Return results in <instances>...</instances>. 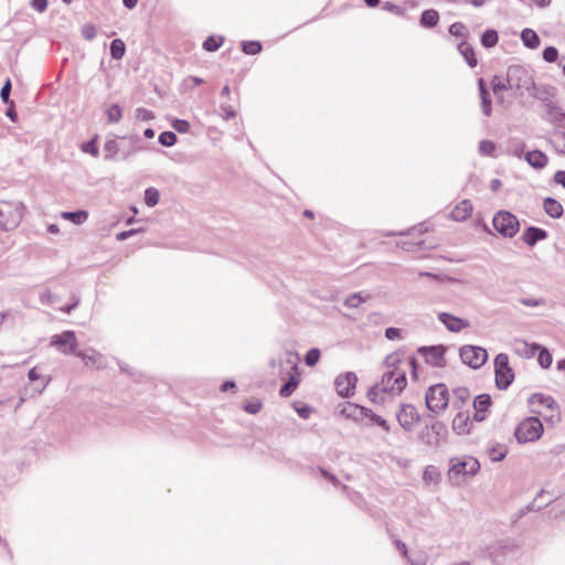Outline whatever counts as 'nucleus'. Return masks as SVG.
I'll return each instance as SVG.
<instances>
[{"label": "nucleus", "mask_w": 565, "mask_h": 565, "mask_svg": "<svg viewBox=\"0 0 565 565\" xmlns=\"http://www.w3.org/2000/svg\"><path fill=\"white\" fill-rule=\"evenodd\" d=\"M387 371L384 372L381 381L367 392V397L373 403L382 404L388 398L396 396L406 387V373L412 371L417 377L416 360L414 358L401 359L398 354H391L385 359Z\"/></svg>", "instance_id": "nucleus-1"}, {"label": "nucleus", "mask_w": 565, "mask_h": 565, "mask_svg": "<svg viewBox=\"0 0 565 565\" xmlns=\"http://www.w3.org/2000/svg\"><path fill=\"white\" fill-rule=\"evenodd\" d=\"M531 416L525 424H555L559 420V408L552 396L533 394L529 398Z\"/></svg>", "instance_id": "nucleus-2"}, {"label": "nucleus", "mask_w": 565, "mask_h": 565, "mask_svg": "<svg viewBox=\"0 0 565 565\" xmlns=\"http://www.w3.org/2000/svg\"><path fill=\"white\" fill-rule=\"evenodd\" d=\"M480 470V462L472 456L454 457L449 461L447 472L451 484L460 487L475 477Z\"/></svg>", "instance_id": "nucleus-3"}, {"label": "nucleus", "mask_w": 565, "mask_h": 565, "mask_svg": "<svg viewBox=\"0 0 565 565\" xmlns=\"http://www.w3.org/2000/svg\"><path fill=\"white\" fill-rule=\"evenodd\" d=\"M25 206L20 201H0V230H15L22 222Z\"/></svg>", "instance_id": "nucleus-4"}, {"label": "nucleus", "mask_w": 565, "mask_h": 565, "mask_svg": "<svg viewBox=\"0 0 565 565\" xmlns=\"http://www.w3.org/2000/svg\"><path fill=\"white\" fill-rule=\"evenodd\" d=\"M337 413L340 420H352L365 424L371 422H375V424H386L385 420L381 419L371 411L351 402L340 403L337 407Z\"/></svg>", "instance_id": "nucleus-5"}, {"label": "nucleus", "mask_w": 565, "mask_h": 565, "mask_svg": "<svg viewBox=\"0 0 565 565\" xmlns=\"http://www.w3.org/2000/svg\"><path fill=\"white\" fill-rule=\"evenodd\" d=\"M507 83L510 90L532 93L534 81L527 70L520 65H512L507 72Z\"/></svg>", "instance_id": "nucleus-6"}, {"label": "nucleus", "mask_w": 565, "mask_h": 565, "mask_svg": "<svg viewBox=\"0 0 565 565\" xmlns=\"http://www.w3.org/2000/svg\"><path fill=\"white\" fill-rule=\"evenodd\" d=\"M495 231L507 238H512L520 230V222L518 217L508 211H499L494 214L492 220Z\"/></svg>", "instance_id": "nucleus-7"}, {"label": "nucleus", "mask_w": 565, "mask_h": 565, "mask_svg": "<svg viewBox=\"0 0 565 565\" xmlns=\"http://www.w3.org/2000/svg\"><path fill=\"white\" fill-rule=\"evenodd\" d=\"M495 385L499 390L508 388L514 380L513 370L509 365V356L499 353L494 358Z\"/></svg>", "instance_id": "nucleus-8"}, {"label": "nucleus", "mask_w": 565, "mask_h": 565, "mask_svg": "<svg viewBox=\"0 0 565 565\" xmlns=\"http://www.w3.org/2000/svg\"><path fill=\"white\" fill-rule=\"evenodd\" d=\"M449 403V395L446 385L436 384L428 388L426 393V405L433 413L439 414Z\"/></svg>", "instance_id": "nucleus-9"}, {"label": "nucleus", "mask_w": 565, "mask_h": 565, "mask_svg": "<svg viewBox=\"0 0 565 565\" xmlns=\"http://www.w3.org/2000/svg\"><path fill=\"white\" fill-rule=\"evenodd\" d=\"M459 355L463 364L471 369L481 367L488 360L486 349L477 345H463L459 350Z\"/></svg>", "instance_id": "nucleus-10"}, {"label": "nucleus", "mask_w": 565, "mask_h": 565, "mask_svg": "<svg viewBox=\"0 0 565 565\" xmlns=\"http://www.w3.org/2000/svg\"><path fill=\"white\" fill-rule=\"evenodd\" d=\"M125 137L121 138H110L107 139L104 145V159L106 161H115V160H127L130 156H132L136 151V147H131L129 150H125L121 146L120 140H124Z\"/></svg>", "instance_id": "nucleus-11"}, {"label": "nucleus", "mask_w": 565, "mask_h": 565, "mask_svg": "<svg viewBox=\"0 0 565 565\" xmlns=\"http://www.w3.org/2000/svg\"><path fill=\"white\" fill-rule=\"evenodd\" d=\"M51 347L55 348L58 352L70 355L78 352L77 349V339L74 331L67 330L62 333H57L52 335Z\"/></svg>", "instance_id": "nucleus-12"}, {"label": "nucleus", "mask_w": 565, "mask_h": 565, "mask_svg": "<svg viewBox=\"0 0 565 565\" xmlns=\"http://www.w3.org/2000/svg\"><path fill=\"white\" fill-rule=\"evenodd\" d=\"M437 319L447 331L452 333H459L471 327V322L468 319L455 316L447 311H438Z\"/></svg>", "instance_id": "nucleus-13"}, {"label": "nucleus", "mask_w": 565, "mask_h": 565, "mask_svg": "<svg viewBox=\"0 0 565 565\" xmlns=\"http://www.w3.org/2000/svg\"><path fill=\"white\" fill-rule=\"evenodd\" d=\"M447 436L446 426H425L420 431V440L434 448H438L443 445Z\"/></svg>", "instance_id": "nucleus-14"}, {"label": "nucleus", "mask_w": 565, "mask_h": 565, "mask_svg": "<svg viewBox=\"0 0 565 565\" xmlns=\"http://www.w3.org/2000/svg\"><path fill=\"white\" fill-rule=\"evenodd\" d=\"M76 356L83 361L86 367L92 370H103L107 366L106 356L93 348L76 352Z\"/></svg>", "instance_id": "nucleus-15"}, {"label": "nucleus", "mask_w": 565, "mask_h": 565, "mask_svg": "<svg viewBox=\"0 0 565 565\" xmlns=\"http://www.w3.org/2000/svg\"><path fill=\"white\" fill-rule=\"evenodd\" d=\"M544 426H516L514 436L519 444L532 443L541 438Z\"/></svg>", "instance_id": "nucleus-16"}, {"label": "nucleus", "mask_w": 565, "mask_h": 565, "mask_svg": "<svg viewBox=\"0 0 565 565\" xmlns=\"http://www.w3.org/2000/svg\"><path fill=\"white\" fill-rule=\"evenodd\" d=\"M356 382L358 377L353 372L341 374L334 381L335 390L339 395L349 396L353 393Z\"/></svg>", "instance_id": "nucleus-17"}, {"label": "nucleus", "mask_w": 565, "mask_h": 565, "mask_svg": "<svg viewBox=\"0 0 565 565\" xmlns=\"http://www.w3.org/2000/svg\"><path fill=\"white\" fill-rule=\"evenodd\" d=\"M512 350L515 354H518L521 358L531 359L540 350V344L529 343L522 339H515L512 342Z\"/></svg>", "instance_id": "nucleus-18"}, {"label": "nucleus", "mask_w": 565, "mask_h": 565, "mask_svg": "<svg viewBox=\"0 0 565 565\" xmlns=\"http://www.w3.org/2000/svg\"><path fill=\"white\" fill-rule=\"evenodd\" d=\"M425 361L431 366L439 367L444 365L445 349L443 345L422 349Z\"/></svg>", "instance_id": "nucleus-19"}, {"label": "nucleus", "mask_w": 565, "mask_h": 565, "mask_svg": "<svg viewBox=\"0 0 565 565\" xmlns=\"http://www.w3.org/2000/svg\"><path fill=\"white\" fill-rule=\"evenodd\" d=\"M491 405V398L488 394L478 395L473 401L475 415L473 418L476 422H483L486 419L484 413Z\"/></svg>", "instance_id": "nucleus-20"}, {"label": "nucleus", "mask_w": 565, "mask_h": 565, "mask_svg": "<svg viewBox=\"0 0 565 565\" xmlns=\"http://www.w3.org/2000/svg\"><path fill=\"white\" fill-rule=\"evenodd\" d=\"M473 206L469 200H462L450 212V218L456 222L466 221L470 217Z\"/></svg>", "instance_id": "nucleus-21"}, {"label": "nucleus", "mask_w": 565, "mask_h": 565, "mask_svg": "<svg viewBox=\"0 0 565 565\" xmlns=\"http://www.w3.org/2000/svg\"><path fill=\"white\" fill-rule=\"evenodd\" d=\"M396 416L398 424H416L419 420L417 409L411 404L403 405Z\"/></svg>", "instance_id": "nucleus-22"}, {"label": "nucleus", "mask_w": 565, "mask_h": 565, "mask_svg": "<svg viewBox=\"0 0 565 565\" xmlns=\"http://www.w3.org/2000/svg\"><path fill=\"white\" fill-rule=\"evenodd\" d=\"M546 237V231L534 226L527 227L522 235V239L529 246H534L539 241L545 239Z\"/></svg>", "instance_id": "nucleus-23"}, {"label": "nucleus", "mask_w": 565, "mask_h": 565, "mask_svg": "<svg viewBox=\"0 0 565 565\" xmlns=\"http://www.w3.org/2000/svg\"><path fill=\"white\" fill-rule=\"evenodd\" d=\"M526 162L534 169H543L548 162L547 156L540 150H532L525 153Z\"/></svg>", "instance_id": "nucleus-24"}, {"label": "nucleus", "mask_w": 565, "mask_h": 565, "mask_svg": "<svg viewBox=\"0 0 565 565\" xmlns=\"http://www.w3.org/2000/svg\"><path fill=\"white\" fill-rule=\"evenodd\" d=\"M543 207L545 213L553 218H559L564 212L562 204L553 198H546Z\"/></svg>", "instance_id": "nucleus-25"}, {"label": "nucleus", "mask_w": 565, "mask_h": 565, "mask_svg": "<svg viewBox=\"0 0 565 565\" xmlns=\"http://www.w3.org/2000/svg\"><path fill=\"white\" fill-rule=\"evenodd\" d=\"M521 40L526 47L532 50L539 47L541 43L537 33L532 29H524L521 32Z\"/></svg>", "instance_id": "nucleus-26"}, {"label": "nucleus", "mask_w": 565, "mask_h": 565, "mask_svg": "<svg viewBox=\"0 0 565 565\" xmlns=\"http://www.w3.org/2000/svg\"><path fill=\"white\" fill-rule=\"evenodd\" d=\"M487 454L491 461H493V462L502 461L508 454V448L505 445L497 444V445L491 446L487 450Z\"/></svg>", "instance_id": "nucleus-27"}, {"label": "nucleus", "mask_w": 565, "mask_h": 565, "mask_svg": "<svg viewBox=\"0 0 565 565\" xmlns=\"http://www.w3.org/2000/svg\"><path fill=\"white\" fill-rule=\"evenodd\" d=\"M479 92H480V98H481V106H482V113L486 116L491 115V102L488 95V92L486 89V85L482 78L479 79L478 83Z\"/></svg>", "instance_id": "nucleus-28"}, {"label": "nucleus", "mask_w": 565, "mask_h": 565, "mask_svg": "<svg viewBox=\"0 0 565 565\" xmlns=\"http://www.w3.org/2000/svg\"><path fill=\"white\" fill-rule=\"evenodd\" d=\"M458 50L470 67H475L477 65L475 51L470 44L462 42L458 45Z\"/></svg>", "instance_id": "nucleus-29"}, {"label": "nucleus", "mask_w": 565, "mask_h": 565, "mask_svg": "<svg viewBox=\"0 0 565 565\" xmlns=\"http://www.w3.org/2000/svg\"><path fill=\"white\" fill-rule=\"evenodd\" d=\"M439 14L436 10H425L420 17V24L424 28H433L438 23Z\"/></svg>", "instance_id": "nucleus-30"}, {"label": "nucleus", "mask_w": 565, "mask_h": 565, "mask_svg": "<svg viewBox=\"0 0 565 565\" xmlns=\"http://www.w3.org/2000/svg\"><path fill=\"white\" fill-rule=\"evenodd\" d=\"M61 216L66 221H71L74 224L79 225L86 222L88 213L86 211L62 212Z\"/></svg>", "instance_id": "nucleus-31"}, {"label": "nucleus", "mask_w": 565, "mask_h": 565, "mask_svg": "<svg viewBox=\"0 0 565 565\" xmlns=\"http://www.w3.org/2000/svg\"><path fill=\"white\" fill-rule=\"evenodd\" d=\"M28 377L31 382L41 381V385L38 390L39 393H42L45 390V387L49 385V383L51 382V377L50 376L45 377L42 374H40L36 367H32L29 371Z\"/></svg>", "instance_id": "nucleus-32"}, {"label": "nucleus", "mask_w": 565, "mask_h": 565, "mask_svg": "<svg viewBox=\"0 0 565 565\" xmlns=\"http://www.w3.org/2000/svg\"><path fill=\"white\" fill-rule=\"evenodd\" d=\"M106 116L108 124H117L122 117V109L118 104L110 105L106 109Z\"/></svg>", "instance_id": "nucleus-33"}, {"label": "nucleus", "mask_w": 565, "mask_h": 565, "mask_svg": "<svg viewBox=\"0 0 565 565\" xmlns=\"http://www.w3.org/2000/svg\"><path fill=\"white\" fill-rule=\"evenodd\" d=\"M126 45L122 40L115 39L110 43V55L115 60H120L125 55Z\"/></svg>", "instance_id": "nucleus-34"}, {"label": "nucleus", "mask_w": 565, "mask_h": 565, "mask_svg": "<svg viewBox=\"0 0 565 565\" xmlns=\"http://www.w3.org/2000/svg\"><path fill=\"white\" fill-rule=\"evenodd\" d=\"M440 473L435 466H427L423 473V480L425 483L437 484L439 482Z\"/></svg>", "instance_id": "nucleus-35"}, {"label": "nucleus", "mask_w": 565, "mask_h": 565, "mask_svg": "<svg viewBox=\"0 0 565 565\" xmlns=\"http://www.w3.org/2000/svg\"><path fill=\"white\" fill-rule=\"evenodd\" d=\"M499 41V35L495 30H487L481 36V43L484 47H493Z\"/></svg>", "instance_id": "nucleus-36"}, {"label": "nucleus", "mask_w": 565, "mask_h": 565, "mask_svg": "<svg viewBox=\"0 0 565 565\" xmlns=\"http://www.w3.org/2000/svg\"><path fill=\"white\" fill-rule=\"evenodd\" d=\"M223 42H224L223 36L211 35L203 42V49L209 52H215L216 50H218L222 46Z\"/></svg>", "instance_id": "nucleus-37"}, {"label": "nucleus", "mask_w": 565, "mask_h": 565, "mask_svg": "<svg viewBox=\"0 0 565 565\" xmlns=\"http://www.w3.org/2000/svg\"><path fill=\"white\" fill-rule=\"evenodd\" d=\"M497 146L491 140H481L479 142V153L486 157H495Z\"/></svg>", "instance_id": "nucleus-38"}, {"label": "nucleus", "mask_w": 565, "mask_h": 565, "mask_svg": "<svg viewBox=\"0 0 565 565\" xmlns=\"http://www.w3.org/2000/svg\"><path fill=\"white\" fill-rule=\"evenodd\" d=\"M470 397L469 391L465 387H458L454 391V402L452 404L456 407H460L461 404H465Z\"/></svg>", "instance_id": "nucleus-39"}, {"label": "nucleus", "mask_w": 565, "mask_h": 565, "mask_svg": "<svg viewBox=\"0 0 565 565\" xmlns=\"http://www.w3.org/2000/svg\"><path fill=\"white\" fill-rule=\"evenodd\" d=\"M160 194L159 191L154 188H148L145 191V203L149 207H153L159 203Z\"/></svg>", "instance_id": "nucleus-40"}, {"label": "nucleus", "mask_w": 565, "mask_h": 565, "mask_svg": "<svg viewBox=\"0 0 565 565\" xmlns=\"http://www.w3.org/2000/svg\"><path fill=\"white\" fill-rule=\"evenodd\" d=\"M537 362L543 369H548L553 362L552 354L547 349L542 348L540 345V350L537 351Z\"/></svg>", "instance_id": "nucleus-41"}, {"label": "nucleus", "mask_w": 565, "mask_h": 565, "mask_svg": "<svg viewBox=\"0 0 565 565\" xmlns=\"http://www.w3.org/2000/svg\"><path fill=\"white\" fill-rule=\"evenodd\" d=\"M552 142L557 152L565 154V131L555 132Z\"/></svg>", "instance_id": "nucleus-42"}, {"label": "nucleus", "mask_w": 565, "mask_h": 565, "mask_svg": "<svg viewBox=\"0 0 565 565\" xmlns=\"http://www.w3.org/2000/svg\"><path fill=\"white\" fill-rule=\"evenodd\" d=\"M242 49L245 54L255 55L262 51V44L258 41H245Z\"/></svg>", "instance_id": "nucleus-43"}, {"label": "nucleus", "mask_w": 565, "mask_h": 565, "mask_svg": "<svg viewBox=\"0 0 565 565\" xmlns=\"http://www.w3.org/2000/svg\"><path fill=\"white\" fill-rule=\"evenodd\" d=\"M177 135L172 131H164L159 135V142L164 147H172L177 143Z\"/></svg>", "instance_id": "nucleus-44"}, {"label": "nucleus", "mask_w": 565, "mask_h": 565, "mask_svg": "<svg viewBox=\"0 0 565 565\" xmlns=\"http://www.w3.org/2000/svg\"><path fill=\"white\" fill-rule=\"evenodd\" d=\"M81 150L85 153H88V154L95 157V158L98 157L99 149L96 145V137L89 141L83 142L81 145Z\"/></svg>", "instance_id": "nucleus-45"}, {"label": "nucleus", "mask_w": 565, "mask_h": 565, "mask_svg": "<svg viewBox=\"0 0 565 565\" xmlns=\"http://www.w3.org/2000/svg\"><path fill=\"white\" fill-rule=\"evenodd\" d=\"M298 386V380L291 376L287 383H285L279 391V394L284 397L289 396Z\"/></svg>", "instance_id": "nucleus-46"}, {"label": "nucleus", "mask_w": 565, "mask_h": 565, "mask_svg": "<svg viewBox=\"0 0 565 565\" xmlns=\"http://www.w3.org/2000/svg\"><path fill=\"white\" fill-rule=\"evenodd\" d=\"M491 85H492L493 93L495 95H499L503 90L509 89V86H508V83H507V78H501L499 76H494L493 77V79L491 82Z\"/></svg>", "instance_id": "nucleus-47"}, {"label": "nucleus", "mask_w": 565, "mask_h": 565, "mask_svg": "<svg viewBox=\"0 0 565 565\" xmlns=\"http://www.w3.org/2000/svg\"><path fill=\"white\" fill-rule=\"evenodd\" d=\"M135 117L137 120H140V121H150V120L154 119V114L152 110H149L143 107H139L135 110Z\"/></svg>", "instance_id": "nucleus-48"}, {"label": "nucleus", "mask_w": 565, "mask_h": 565, "mask_svg": "<svg viewBox=\"0 0 565 565\" xmlns=\"http://www.w3.org/2000/svg\"><path fill=\"white\" fill-rule=\"evenodd\" d=\"M319 359H320V351L318 349L313 348L307 352V354L305 356V362L307 365L313 366L318 363Z\"/></svg>", "instance_id": "nucleus-49"}, {"label": "nucleus", "mask_w": 565, "mask_h": 565, "mask_svg": "<svg viewBox=\"0 0 565 565\" xmlns=\"http://www.w3.org/2000/svg\"><path fill=\"white\" fill-rule=\"evenodd\" d=\"M96 34H97V29L95 25H93L90 23H86L83 25L82 35L85 40L92 41L95 39Z\"/></svg>", "instance_id": "nucleus-50"}, {"label": "nucleus", "mask_w": 565, "mask_h": 565, "mask_svg": "<svg viewBox=\"0 0 565 565\" xmlns=\"http://www.w3.org/2000/svg\"><path fill=\"white\" fill-rule=\"evenodd\" d=\"M172 128L180 134H186L190 131V122L183 119H174L171 124Z\"/></svg>", "instance_id": "nucleus-51"}, {"label": "nucleus", "mask_w": 565, "mask_h": 565, "mask_svg": "<svg viewBox=\"0 0 565 565\" xmlns=\"http://www.w3.org/2000/svg\"><path fill=\"white\" fill-rule=\"evenodd\" d=\"M558 57V51L556 47L554 46H547L544 51H543V58L548 62V63H553V62H556Z\"/></svg>", "instance_id": "nucleus-52"}, {"label": "nucleus", "mask_w": 565, "mask_h": 565, "mask_svg": "<svg viewBox=\"0 0 565 565\" xmlns=\"http://www.w3.org/2000/svg\"><path fill=\"white\" fill-rule=\"evenodd\" d=\"M543 493H544V491H543V490H541V491L536 494V497H535V498H534L530 503H527L526 505H524L525 511H526L527 513H530V512H537V511H540V510H542V509H543V505H541V504H537V503H536V502H537V500H539V498H541V497L543 495Z\"/></svg>", "instance_id": "nucleus-53"}, {"label": "nucleus", "mask_w": 565, "mask_h": 565, "mask_svg": "<svg viewBox=\"0 0 565 565\" xmlns=\"http://www.w3.org/2000/svg\"><path fill=\"white\" fill-rule=\"evenodd\" d=\"M362 302H364V298L361 294H353L345 299L344 305L350 308H356Z\"/></svg>", "instance_id": "nucleus-54"}, {"label": "nucleus", "mask_w": 565, "mask_h": 565, "mask_svg": "<svg viewBox=\"0 0 565 565\" xmlns=\"http://www.w3.org/2000/svg\"><path fill=\"white\" fill-rule=\"evenodd\" d=\"M382 9L385 10V11H388V12H392L396 15H403L404 14V9H402L401 7L392 3V2H384L382 4Z\"/></svg>", "instance_id": "nucleus-55"}, {"label": "nucleus", "mask_w": 565, "mask_h": 565, "mask_svg": "<svg viewBox=\"0 0 565 565\" xmlns=\"http://www.w3.org/2000/svg\"><path fill=\"white\" fill-rule=\"evenodd\" d=\"M521 303L526 307H541L545 305V300L543 298H523Z\"/></svg>", "instance_id": "nucleus-56"}, {"label": "nucleus", "mask_w": 565, "mask_h": 565, "mask_svg": "<svg viewBox=\"0 0 565 565\" xmlns=\"http://www.w3.org/2000/svg\"><path fill=\"white\" fill-rule=\"evenodd\" d=\"M466 26L461 22H455L449 28V33L455 36H462L465 33Z\"/></svg>", "instance_id": "nucleus-57"}, {"label": "nucleus", "mask_w": 565, "mask_h": 565, "mask_svg": "<svg viewBox=\"0 0 565 565\" xmlns=\"http://www.w3.org/2000/svg\"><path fill=\"white\" fill-rule=\"evenodd\" d=\"M221 110L223 111V118L225 120H230L236 116V110L233 106L223 104Z\"/></svg>", "instance_id": "nucleus-58"}, {"label": "nucleus", "mask_w": 565, "mask_h": 565, "mask_svg": "<svg viewBox=\"0 0 565 565\" xmlns=\"http://www.w3.org/2000/svg\"><path fill=\"white\" fill-rule=\"evenodd\" d=\"M385 337L388 339V340H398L402 338V330L398 329V328H387L385 330Z\"/></svg>", "instance_id": "nucleus-59"}, {"label": "nucleus", "mask_w": 565, "mask_h": 565, "mask_svg": "<svg viewBox=\"0 0 565 565\" xmlns=\"http://www.w3.org/2000/svg\"><path fill=\"white\" fill-rule=\"evenodd\" d=\"M262 404L258 401L248 402L244 409L249 414H256L260 411Z\"/></svg>", "instance_id": "nucleus-60"}, {"label": "nucleus", "mask_w": 565, "mask_h": 565, "mask_svg": "<svg viewBox=\"0 0 565 565\" xmlns=\"http://www.w3.org/2000/svg\"><path fill=\"white\" fill-rule=\"evenodd\" d=\"M47 0H32L31 7L38 12H44L47 8Z\"/></svg>", "instance_id": "nucleus-61"}, {"label": "nucleus", "mask_w": 565, "mask_h": 565, "mask_svg": "<svg viewBox=\"0 0 565 565\" xmlns=\"http://www.w3.org/2000/svg\"><path fill=\"white\" fill-rule=\"evenodd\" d=\"M10 92H11V83H10V81L8 79V81L6 82V84L2 86L1 90H0V97H1V99H2L4 103H8V102H9Z\"/></svg>", "instance_id": "nucleus-62"}, {"label": "nucleus", "mask_w": 565, "mask_h": 565, "mask_svg": "<svg viewBox=\"0 0 565 565\" xmlns=\"http://www.w3.org/2000/svg\"><path fill=\"white\" fill-rule=\"evenodd\" d=\"M526 514L527 512L525 511V508L522 507L514 514L511 515V523L516 524Z\"/></svg>", "instance_id": "nucleus-63"}, {"label": "nucleus", "mask_w": 565, "mask_h": 565, "mask_svg": "<svg viewBox=\"0 0 565 565\" xmlns=\"http://www.w3.org/2000/svg\"><path fill=\"white\" fill-rule=\"evenodd\" d=\"M555 183L562 185L565 189V170H559L554 174Z\"/></svg>", "instance_id": "nucleus-64"}]
</instances>
